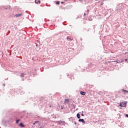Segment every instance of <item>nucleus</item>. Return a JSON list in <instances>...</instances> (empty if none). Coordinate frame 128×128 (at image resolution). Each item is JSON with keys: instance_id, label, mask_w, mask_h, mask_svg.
Masks as SVG:
<instances>
[{"instance_id": "nucleus-24", "label": "nucleus", "mask_w": 128, "mask_h": 128, "mask_svg": "<svg viewBox=\"0 0 128 128\" xmlns=\"http://www.w3.org/2000/svg\"><path fill=\"white\" fill-rule=\"evenodd\" d=\"M63 108H62V110Z\"/></svg>"}, {"instance_id": "nucleus-18", "label": "nucleus", "mask_w": 128, "mask_h": 128, "mask_svg": "<svg viewBox=\"0 0 128 128\" xmlns=\"http://www.w3.org/2000/svg\"><path fill=\"white\" fill-rule=\"evenodd\" d=\"M82 116H84V114H82Z\"/></svg>"}, {"instance_id": "nucleus-1", "label": "nucleus", "mask_w": 128, "mask_h": 128, "mask_svg": "<svg viewBox=\"0 0 128 128\" xmlns=\"http://www.w3.org/2000/svg\"><path fill=\"white\" fill-rule=\"evenodd\" d=\"M78 122H81L82 124H86V121L84 119H79Z\"/></svg>"}, {"instance_id": "nucleus-12", "label": "nucleus", "mask_w": 128, "mask_h": 128, "mask_svg": "<svg viewBox=\"0 0 128 128\" xmlns=\"http://www.w3.org/2000/svg\"><path fill=\"white\" fill-rule=\"evenodd\" d=\"M20 76H22V78H24V74H22L20 75Z\"/></svg>"}, {"instance_id": "nucleus-11", "label": "nucleus", "mask_w": 128, "mask_h": 128, "mask_svg": "<svg viewBox=\"0 0 128 128\" xmlns=\"http://www.w3.org/2000/svg\"><path fill=\"white\" fill-rule=\"evenodd\" d=\"M20 120L18 119V120H16V124H18V122H20Z\"/></svg>"}, {"instance_id": "nucleus-7", "label": "nucleus", "mask_w": 128, "mask_h": 128, "mask_svg": "<svg viewBox=\"0 0 128 128\" xmlns=\"http://www.w3.org/2000/svg\"><path fill=\"white\" fill-rule=\"evenodd\" d=\"M76 116L78 118H80V114H78L76 115Z\"/></svg>"}, {"instance_id": "nucleus-15", "label": "nucleus", "mask_w": 128, "mask_h": 128, "mask_svg": "<svg viewBox=\"0 0 128 128\" xmlns=\"http://www.w3.org/2000/svg\"><path fill=\"white\" fill-rule=\"evenodd\" d=\"M38 120H37L35 122L34 124H38Z\"/></svg>"}, {"instance_id": "nucleus-10", "label": "nucleus", "mask_w": 128, "mask_h": 128, "mask_svg": "<svg viewBox=\"0 0 128 128\" xmlns=\"http://www.w3.org/2000/svg\"><path fill=\"white\" fill-rule=\"evenodd\" d=\"M67 38V40H70V41L72 40V38Z\"/></svg>"}, {"instance_id": "nucleus-6", "label": "nucleus", "mask_w": 128, "mask_h": 128, "mask_svg": "<svg viewBox=\"0 0 128 128\" xmlns=\"http://www.w3.org/2000/svg\"><path fill=\"white\" fill-rule=\"evenodd\" d=\"M19 126H22V128H24V125L22 123H20Z\"/></svg>"}, {"instance_id": "nucleus-19", "label": "nucleus", "mask_w": 128, "mask_h": 128, "mask_svg": "<svg viewBox=\"0 0 128 128\" xmlns=\"http://www.w3.org/2000/svg\"><path fill=\"white\" fill-rule=\"evenodd\" d=\"M126 116H127V118H128V114H126Z\"/></svg>"}, {"instance_id": "nucleus-2", "label": "nucleus", "mask_w": 128, "mask_h": 128, "mask_svg": "<svg viewBox=\"0 0 128 128\" xmlns=\"http://www.w3.org/2000/svg\"><path fill=\"white\" fill-rule=\"evenodd\" d=\"M80 94H82V96H86V92H80Z\"/></svg>"}, {"instance_id": "nucleus-14", "label": "nucleus", "mask_w": 128, "mask_h": 128, "mask_svg": "<svg viewBox=\"0 0 128 128\" xmlns=\"http://www.w3.org/2000/svg\"><path fill=\"white\" fill-rule=\"evenodd\" d=\"M60 2L59 1H57L56 2V4H60Z\"/></svg>"}, {"instance_id": "nucleus-20", "label": "nucleus", "mask_w": 128, "mask_h": 128, "mask_svg": "<svg viewBox=\"0 0 128 128\" xmlns=\"http://www.w3.org/2000/svg\"><path fill=\"white\" fill-rule=\"evenodd\" d=\"M74 124H76V122H75Z\"/></svg>"}, {"instance_id": "nucleus-17", "label": "nucleus", "mask_w": 128, "mask_h": 128, "mask_svg": "<svg viewBox=\"0 0 128 128\" xmlns=\"http://www.w3.org/2000/svg\"><path fill=\"white\" fill-rule=\"evenodd\" d=\"M104 4V2H102V4H100V6H102Z\"/></svg>"}, {"instance_id": "nucleus-13", "label": "nucleus", "mask_w": 128, "mask_h": 128, "mask_svg": "<svg viewBox=\"0 0 128 128\" xmlns=\"http://www.w3.org/2000/svg\"><path fill=\"white\" fill-rule=\"evenodd\" d=\"M116 62H117V64H120V60H116V61H114Z\"/></svg>"}, {"instance_id": "nucleus-21", "label": "nucleus", "mask_w": 128, "mask_h": 128, "mask_svg": "<svg viewBox=\"0 0 128 128\" xmlns=\"http://www.w3.org/2000/svg\"><path fill=\"white\" fill-rule=\"evenodd\" d=\"M61 4H64V2H61Z\"/></svg>"}, {"instance_id": "nucleus-16", "label": "nucleus", "mask_w": 128, "mask_h": 128, "mask_svg": "<svg viewBox=\"0 0 128 128\" xmlns=\"http://www.w3.org/2000/svg\"><path fill=\"white\" fill-rule=\"evenodd\" d=\"M62 122H60V124H62Z\"/></svg>"}, {"instance_id": "nucleus-4", "label": "nucleus", "mask_w": 128, "mask_h": 128, "mask_svg": "<svg viewBox=\"0 0 128 128\" xmlns=\"http://www.w3.org/2000/svg\"><path fill=\"white\" fill-rule=\"evenodd\" d=\"M35 4H40V0H35Z\"/></svg>"}, {"instance_id": "nucleus-8", "label": "nucleus", "mask_w": 128, "mask_h": 128, "mask_svg": "<svg viewBox=\"0 0 128 128\" xmlns=\"http://www.w3.org/2000/svg\"><path fill=\"white\" fill-rule=\"evenodd\" d=\"M120 106L121 108H124V105H122V103H120Z\"/></svg>"}, {"instance_id": "nucleus-22", "label": "nucleus", "mask_w": 128, "mask_h": 128, "mask_svg": "<svg viewBox=\"0 0 128 128\" xmlns=\"http://www.w3.org/2000/svg\"><path fill=\"white\" fill-rule=\"evenodd\" d=\"M84 16H86V13L84 14Z\"/></svg>"}, {"instance_id": "nucleus-5", "label": "nucleus", "mask_w": 128, "mask_h": 128, "mask_svg": "<svg viewBox=\"0 0 128 128\" xmlns=\"http://www.w3.org/2000/svg\"><path fill=\"white\" fill-rule=\"evenodd\" d=\"M122 92H124V94H128V90H122Z\"/></svg>"}, {"instance_id": "nucleus-3", "label": "nucleus", "mask_w": 128, "mask_h": 128, "mask_svg": "<svg viewBox=\"0 0 128 128\" xmlns=\"http://www.w3.org/2000/svg\"><path fill=\"white\" fill-rule=\"evenodd\" d=\"M22 14H16L15 15V16H16V18H18L20 16H22Z\"/></svg>"}, {"instance_id": "nucleus-9", "label": "nucleus", "mask_w": 128, "mask_h": 128, "mask_svg": "<svg viewBox=\"0 0 128 128\" xmlns=\"http://www.w3.org/2000/svg\"><path fill=\"white\" fill-rule=\"evenodd\" d=\"M65 102L68 104L70 102V100L68 99H66L65 100Z\"/></svg>"}, {"instance_id": "nucleus-23", "label": "nucleus", "mask_w": 128, "mask_h": 128, "mask_svg": "<svg viewBox=\"0 0 128 128\" xmlns=\"http://www.w3.org/2000/svg\"><path fill=\"white\" fill-rule=\"evenodd\" d=\"M88 12H89V10H88Z\"/></svg>"}]
</instances>
